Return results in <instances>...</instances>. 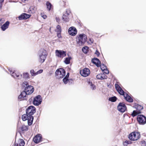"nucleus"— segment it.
<instances>
[{
    "mask_svg": "<svg viewBox=\"0 0 146 146\" xmlns=\"http://www.w3.org/2000/svg\"><path fill=\"white\" fill-rule=\"evenodd\" d=\"M36 108L33 106L28 107L26 110V114H23L22 116V118L23 121L28 120V124L29 125H31L33 122V115L36 112Z\"/></svg>",
    "mask_w": 146,
    "mask_h": 146,
    "instance_id": "f257e3e1",
    "label": "nucleus"
},
{
    "mask_svg": "<svg viewBox=\"0 0 146 146\" xmlns=\"http://www.w3.org/2000/svg\"><path fill=\"white\" fill-rule=\"evenodd\" d=\"M38 61L41 63H43L46 59L47 54L46 51L44 49H41L38 51Z\"/></svg>",
    "mask_w": 146,
    "mask_h": 146,
    "instance_id": "f03ea898",
    "label": "nucleus"
},
{
    "mask_svg": "<svg viewBox=\"0 0 146 146\" xmlns=\"http://www.w3.org/2000/svg\"><path fill=\"white\" fill-rule=\"evenodd\" d=\"M87 39V37L86 35L80 34L77 36V43L79 46H82L86 41Z\"/></svg>",
    "mask_w": 146,
    "mask_h": 146,
    "instance_id": "7ed1b4c3",
    "label": "nucleus"
},
{
    "mask_svg": "<svg viewBox=\"0 0 146 146\" xmlns=\"http://www.w3.org/2000/svg\"><path fill=\"white\" fill-rule=\"evenodd\" d=\"M23 86L25 87L24 91L28 95L32 94L34 91L33 87L29 85V84L27 82H24L23 83Z\"/></svg>",
    "mask_w": 146,
    "mask_h": 146,
    "instance_id": "20e7f679",
    "label": "nucleus"
},
{
    "mask_svg": "<svg viewBox=\"0 0 146 146\" xmlns=\"http://www.w3.org/2000/svg\"><path fill=\"white\" fill-rule=\"evenodd\" d=\"M140 133L136 131H133L128 136V138L131 141H137L140 138Z\"/></svg>",
    "mask_w": 146,
    "mask_h": 146,
    "instance_id": "39448f33",
    "label": "nucleus"
},
{
    "mask_svg": "<svg viewBox=\"0 0 146 146\" xmlns=\"http://www.w3.org/2000/svg\"><path fill=\"white\" fill-rule=\"evenodd\" d=\"M65 70L63 68L57 69L55 72V76L57 78L59 79L62 78L65 76Z\"/></svg>",
    "mask_w": 146,
    "mask_h": 146,
    "instance_id": "423d86ee",
    "label": "nucleus"
},
{
    "mask_svg": "<svg viewBox=\"0 0 146 146\" xmlns=\"http://www.w3.org/2000/svg\"><path fill=\"white\" fill-rule=\"evenodd\" d=\"M135 107L136 110H135L133 111L131 114V116L133 117H134L139 114L141 113V110L143 108L142 106L138 104L135 105Z\"/></svg>",
    "mask_w": 146,
    "mask_h": 146,
    "instance_id": "0eeeda50",
    "label": "nucleus"
},
{
    "mask_svg": "<svg viewBox=\"0 0 146 146\" xmlns=\"http://www.w3.org/2000/svg\"><path fill=\"white\" fill-rule=\"evenodd\" d=\"M137 120L139 124L144 125L146 123V117L143 115H138Z\"/></svg>",
    "mask_w": 146,
    "mask_h": 146,
    "instance_id": "6e6552de",
    "label": "nucleus"
},
{
    "mask_svg": "<svg viewBox=\"0 0 146 146\" xmlns=\"http://www.w3.org/2000/svg\"><path fill=\"white\" fill-rule=\"evenodd\" d=\"M42 102V97L40 95L36 96L34 99L33 104L35 106H38Z\"/></svg>",
    "mask_w": 146,
    "mask_h": 146,
    "instance_id": "1a4fd4ad",
    "label": "nucleus"
},
{
    "mask_svg": "<svg viewBox=\"0 0 146 146\" xmlns=\"http://www.w3.org/2000/svg\"><path fill=\"white\" fill-rule=\"evenodd\" d=\"M56 55L58 58H63L66 56V52L62 50H56L55 51Z\"/></svg>",
    "mask_w": 146,
    "mask_h": 146,
    "instance_id": "9d476101",
    "label": "nucleus"
},
{
    "mask_svg": "<svg viewBox=\"0 0 146 146\" xmlns=\"http://www.w3.org/2000/svg\"><path fill=\"white\" fill-rule=\"evenodd\" d=\"M80 73L82 76L86 77L90 75V71L88 68H85L83 70H80Z\"/></svg>",
    "mask_w": 146,
    "mask_h": 146,
    "instance_id": "9b49d317",
    "label": "nucleus"
},
{
    "mask_svg": "<svg viewBox=\"0 0 146 146\" xmlns=\"http://www.w3.org/2000/svg\"><path fill=\"white\" fill-rule=\"evenodd\" d=\"M118 110L121 112H124L127 110V108L124 103H120L117 106Z\"/></svg>",
    "mask_w": 146,
    "mask_h": 146,
    "instance_id": "f8f14e48",
    "label": "nucleus"
},
{
    "mask_svg": "<svg viewBox=\"0 0 146 146\" xmlns=\"http://www.w3.org/2000/svg\"><path fill=\"white\" fill-rule=\"evenodd\" d=\"M42 135L40 134H38L35 136L33 139V141L36 143H38L42 141Z\"/></svg>",
    "mask_w": 146,
    "mask_h": 146,
    "instance_id": "ddd939ff",
    "label": "nucleus"
},
{
    "mask_svg": "<svg viewBox=\"0 0 146 146\" xmlns=\"http://www.w3.org/2000/svg\"><path fill=\"white\" fill-rule=\"evenodd\" d=\"M68 33L70 35L74 36L77 33V31L75 28L72 27L69 29Z\"/></svg>",
    "mask_w": 146,
    "mask_h": 146,
    "instance_id": "4468645a",
    "label": "nucleus"
},
{
    "mask_svg": "<svg viewBox=\"0 0 146 146\" xmlns=\"http://www.w3.org/2000/svg\"><path fill=\"white\" fill-rule=\"evenodd\" d=\"M115 87L117 92L120 95L123 96L125 95V93L118 84H115Z\"/></svg>",
    "mask_w": 146,
    "mask_h": 146,
    "instance_id": "2eb2a0df",
    "label": "nucleus"
},
{
    "mask_svg": "<svg viewBox=\"0 0 146 146\" xmlns=\"http://www.w3.org/2000/svg\"><path fill=\"white\" fill-rule=\"evenodd\" d=\"M25 142L24 140L21 139H19L17 141H15L14 146H24Z\"/></svg>",
    "mask_w": 146,
    "mask_h": 146,
    "instance_id": "dca6fc26",
    "label": "nucleus"
},
{
    "mask_svg": "<svg viewBox=\"0 0 146 146\" xmlns=\"http://www.w3.org/2000/svg\"><path fill=\"white\" fill-rule=\"evenodd\" d=\"M31 15L27 14L26 13H23L20 15L18 17L19 19V20H22L23 19H26L29 18Z\"/></svg>",
    "mask_w": 146,
    "mask_h": 146,
    "instance_id": "f3484780",
    "label": "nucleus"
},
{
    "mask_svg": "<svg viewBox=\"0 0 146 146\" xmlns=\"http://www.w3.org/2000/svg\"><path fill=\"white\" fill-rule=\"evenodd\" d=\"M28 95L24 91H23L20 94L18 97V99H20L21 100H27V95Z\"/></svg>",
    "mask_w": 146,
    "mask_h": 146,
    "instance_id": "a211bd4d",
    "label": "nucleus"
},
{
    "mask_svg": "<svg viewBox=\"0 0 146 146\" xmlns=\"http://www.w3.org/2000/svg\"><path fill=\"white\" fill-rule=\"evenodd\" d=\"M29 127L28 125H22L19 128L20 131L21 133H24L28 130Z\"/></svg>",
    "mask_w": 146,
    "mask_h": 146,
    "instance_id": "6ab92c4d",
    "label": "nucleus"
},
{
    "mask_svg": "<svg viewBox=\"0 0 146 146\" xmlns=\"http://www.w3.org/2000/svg\"><path fill=\"white\" fill-rule=\"evenodd\" d=\"M69 14L66 11V13L63 14L62 17V19L64 22H67L69 21Z\"/></svg>",
    "mask_w": 146,
    "mask_h": 146,
    "instance_id": "aec40b11",
    "label": "nucleus"
},
{
    "mask_svg": "<svg viewBox=\"0 0 146 146\" xmlns=\"http://www.w3.org/2000/svg\"><path fill=\"white\" fill-rule=\"evenodd\" d=\"M92 62L97 67H99L100 66L101 62L100 60L97 58H94L92 60Z\"/></svg>",
    "mask_w": 146,
    "mask_h": 146,
    "instance_id": "412c9836",
    "label": "nucleus"
},
{
    "mask_svg": "<svg viewBox=\"0 0 146 146\" xmlns=\"http://www.w3.org/2000/svg\"><path fill=\"white\" fill-rule=\"evenodd\" d=\"M11 75L14 78H18V79L22 77V75L20 74V73L17 71H14L13 72Z\"/></svg>",
    "mask_w": 146,
    "mask_h": 146,
    "instance_id": "4be33fe9",
    "label": "nucleus"
},
{
    "mask_svg": "<svg viewBox=\"0 0 146 146\" xmlns=\"http://www.w3.org/2000/svg\"><path fill=\"white\" fill-rule=\"evenodd\" d=\"M96 78L98 79L102 80L104 79H106L107 77L104 74H100L96 76Z\"/></svg>",
    "mask_w": 146,
    "mask_h": 146,
    "instance_id": "5701e85b",
    "label": "nucleus"
},
{
    "mask_svg": "<svg viewBox=\"0 0 146 146\" xmlns=\"http://www.w3.org/2000/svg\"><path fill=\"white\" fill-rule=\"evenodd\" d=\"M123 96L125 99L127 101L130 102H133V100L132 98L126 93H125Z\"/></svg>",
    "mask_w": 146,
    "mask_h": 146,
    "instance_id": "b1692460",
    "label": "nucleus"
},
{
    "mask_svg": "<svg viewBox=\"0 0 146 146\" xmlns=\"http://www.w3.org/2000/svg\"><path fill=\"white\" fill-rule=\"evenodd\" d=\"M46 5L47 6V10L48 11H53V7L49 1L46 2Z\"/></svg>",
    "mask_w": 146,
    "mask_h": 146,
    "instance_id": "393cba45",
    "label": "nucleus"
},
{
    "mask_svg": "<svg viewBox=\"0 0 146 146\" xmlns=\"http://www.w3.org/2000/svg\"><path fill=\"white\" fill-rule=\"evenodd\" d=\"M9 22L8 21H7L2 25L1 27L2 30L5 31L6 29H7L9 27Z\"/></svg>",
    "mask_w": 146,
    "mask_h": 146,
    "instance_id": "a878e982",
    "label": "nucleus"
},
{
    "mask_svg": "<svg viewBox=\"0 0 146 146\" xmlns=\"http://www.w3.org/2000/svg\"><path fill=\"white\" fill-rule=\"evenodd\" d=\"M37 8L34 6H31L29 9V11L30 13L34 14L37 11Z\"/></svg>",
    "mask_w": 146,
    "mask_h": 146,
    "instance_id": "bb28decb",
    "label": "nucleus"
},
{
    "mask_svg": "<svg viewBox=\"0 0 146 146\" xmlns=\"http://www.w3.org/2000/svg\"><path fill=\"white\" fill-rule=\"evenodd\" d=\"M72 58L71 57H66L65 59L64 62L66 64H69L70 62V60Z\"/></svg>",
    "mask_w": 146,
    "mask_h": 146,
    "instance_id": "cd10ccee",
    "label": "nucleus"
},
{
    "mask_svg": "<svg viewBox=\"0 0 146 146\" xmlns=\"http://www.w3.org/2000/svg\"><path fill=\"white\" fill-rule=\"evenodd\" d=\"M22 76L23 78L26 80H28L30 78L29 74L27 72L24 73Z\"/></svg>",
    "mask_w": 146,
    "mask_h": 146,
    "instance_id": "c85d7f7f",
    "label": "nucleus"
},
{
    "mask_svg": "<svg viewBox=\"0 0 146 146\" xmlns=\"http://www.w3.org/2000/svg\"><path fill=\"white\" fill-rule=\"evenodd\" d=\"M132 143V141L130 140H126L123 142V144L124 146H127L128 144H130Z\"/></svg>",
    "mask_w": 146,
    "mask_h": 146,
    "instance_id": "c756f323",
    "label": "nucleus"
},
{
    "mask_svg": "<svg viewBox=\"0 0 146 146\" xmlns=\"http://www.w3.org/2000/svg\"><path fill=\"white\" fill-rule=\"evenodd\" d=\"M88 46H85L83 47L82 49V50L83 52L84 53L86 54L87 53L88 51Z\"/></svg>",
    "mask_w": 146,
    "mask_h": 146,
    "instance_id": "7c9ffc66",
    "label": "nucleus"
},
{
    "mask_svg": "<svg viewBox=\"0 0 146 146\" xmlns=\"http://www.w3.org/2000/svg\"><path fill=\"white\" fill-rule=\"evenodd\" d=\"M117 100V98L115 96H113V97H111V98H109V100L111 101L112 102H115Z\"/></svg>",
    "mask_w": 146,
    "mask_h": 146,
    "instance_id": "2f4dec72",
    "label": "nucleus"
},
{
    "mask_svg": "<svg viewBox=\"0 0 146 146\" xmlns=\"http://www.w3.org/2000/svg\"><path fill=\"white\" fill-rule=\"evenodd\" d=\"M61 29L60 26L59 25H58L56 27V31L58 32L59 31L61 32Z\"/></svg>",
    "mask_w": 146,
    "mask_h": 146,
    "instance_id": "473e14b6",
    "label": "nucleus"
},
{
    "mask_svg": "<svg viewBox=\"0 0 146 146\" xmlns=\"http://www.w3.org/2000/svg\"><path fill=\"white\" fill-rule=\"evenodd\" d=\"M100 67L101 69V70L103 71L105 69H106L107 68L106 67L105 65L104 64H100Z\"/></svg>",
    "mask_w": 146,
    "mask_h": 146,
    "instance_id": "72a5a7b5",
    "label": "nucleus"
},
{
    "mask_svg": "<svg viewBox=\"0 0 146 146\" xmlns=\"http://www.w3.org/2000/svg\"><path fill=\"white\" fill-rule=\"evenodd\" d=\"M30 73L32 76H34L36 75V72H35L34 70H30Z\"/></svg>",
    "mask_w": 146,
    "mask_h": 146,
    "instance_id": "f704fd0d",
    "label": "nucleus"
},
{
    "mask_svg": "<svg viewBox=\"0 0 146 146\" xmlns=\"http://www.w3.org/2000/svg\"><path fill=\"white\" fill-rule=\"evenodd\" d=\"M41 16L44 19H45L47 17L46 15L44 13H41L40 14Z\"/></svg>",
    "mask_w": 146,
    "mask_h": 146,
    "instance_id": "c9c22d12",
    "label": "nucleus"
},
{
    "mask_svg": "<svg viewBox=\"0 0 146 146\" xmlns=\"http://www.w3.org/2000/svg\"><path fill=\"white\" fill-rule=\"evenodd\" d=\"M63 81L64 82L65 84H67L68 81V78H67L66 77H65L63 80Z\"/></svg>",
    "mask_w": 146,
    "mask_h": 146,
    "instance_id": "e433bc0d",
    "label": "nucleus"
},
{
    "mask_svg": "<svg viewBox=\"0 0 146 146\" xmlns=\"http://www.w3.org/2000/svg\"><path fill=\"white\" fill-rule=\"evenodd\" d=\"M61 32L59 31L58 32H57V36L58 38H62V36L61 35Z\"/></svg>",
    "mask_w": 146,
    "mask_h": 146,
    "instance_id": "4c0bfd02",
    "label": "nucleus"
},
{
    "mask_svg": "<svg viewBox=\"0 0 146 146\" xmlns=\"http://www.w3.org/2000/svg\"><path fill=\"white\" fill-rule=\"evenodd\" d=\"M103 71L104 72V73H105V74H109V72L108 70L107 69V68H106V69H105Z\"/></svg>",
    "mask_w": 146,
    "mask_h": 146,
    "instance_id": "58836bf2",
    "label": "nucleus"
},
{
    "mask_svg": "<svg viewBox=\"0 0 146 146\" xmlns=\"http://www.w3.org/2000/svg\"><path fill=\"white\" fill-rule=\"evenodd\" d=\"M43 72V70L40 69L37 71L36 72V75L40 74L41 73H42Z\"/></svg>",
    "mask_w": 146,
    "mask_h": 146,
    "instance_id": "ea45409f",
    "label": "nucleus"
},
{
    "mask_svg": "<svg viewBox=\"0 0 146 146\" xmlns=\"http://www.w3.org/2000/svg\"><path fill=\"white\" fill-rule=\"evenodd\" d=\"M95 54L97 55L98 56H99L100 55V53L97 50H96V52H95Z\"/></svg>",
    "mask_w": 146,
    "mask_h": 146,
    "instance_id": "a19ab883",
    "label": "nucleus"
},
{
    "mask_svg": "<svg viewBox=\"0 0 146 146\" xmlns=\"http://www.w3.org/2000/svg\"><path fill=\"white\" fill-rule=\"evenodd\" d=\"M56 21L57 22H59L60 21V18L59 17H56Z\"/></svg>",
    "mask_w": 146,
    "mask_h": 146,
    "instance_id": "79ce46f5",
    "label": "nucleus"
},
{
    "mask_svg": "<svg viewBox=\"0 0 146 146\" xmlns=\"http://www.w3.org/2000/svg\"><path fill=\"white\" fill-rule=\"evenodd\" d=\"M69 73L68 72L67 73V75L65 77H66L67 78H68V77L69 76Z\"/></svg>",
    "mask_w": 146,
    "mask_h": 146,
    "instance_id": "37998d69",
    "label": "nucleus"
},
{
    "mask_svg": "<svg viewBox=\"0 0 146 146\" xmlns=\"http://www.w3.org/2000/svg\"><path fill=\"white\" fill-rule=\"evenodd\" d=\"M3 5V3L1 2H0V9H1Z\"/></svg>",
    "mask_w": 146,
    "mask_h": 146,
    "instance_id": "c03bdc74",
    "label": "nucleus"
},
{
    "mask_svg": "<svg viewBox=\"0 0 146 146\" xmlns=\"http://www.w3.org/2000/svg\"><path fill=\"white\" fill-rule=\"evenodd\" d=\"M4 0H0V2H1L2 3H3L4 2Z\"/></svg>",
    "mask_w": 146,
    "mask_h": 146,
    "instance_id": "a18cd8bd",
    "label": "nucleus"
},
{
    "mask_svg": "<svg viewBox=\"0 0 146 146\" xmlns=\"http://www.w3.org/2000/svg\"><path fill=\"white\" fill-rule=\"evenodd\" d=\"M90 41L91 42V43H93V41H92V40H91V39H90Z\"/></svg>",
    "mask_w": 146,
    "mask_h": 146,
    "instance_id": "49530a36",
    "label": "nucleus"
},
{
    "mask_svg": "<svg viewBox=\"0 0 146 146\" xmlns=\"http://www.w3.org/2000/svg\"><path fill=\"white\" fill-rule=\"evenodd\" d=\"M22 1H26V0H21Z\"/></svg>",
    "mask_w": 146,
    "mask_h": 146,
    "instance_id": "de8ad7c7",
    "label": "nucleus"
},
{
    "mask_svg": "<svg viewBox=\"0 0 146 146\" xmlns=\"http://www.w3.org/2000/svg\"><path fill=\"white\" fill-rule=\"evenodd\" d=\"M96 88V87L94 86L93 88V89H94Z\"/></svg>",
    "mask_w": 146,
    "mask_h": 146,
    "instance_id": "09e8293b",
    "label": "nucleus"
},
{
    "mask_svg": "<svg viewBox=\"0 0 146 146\" xmlns=\"http://www.w3.org/2000/svg\"><path fill=\"white\" fill-rule=\"evenodd\" d=\"M92 86H94V85H92Z\"/></svg>",
    "mask_w": 146,
    "mask_h": 146,
    "instance_id": "8fccbe9b",
    "label": "nucleus"
}]
</instances>
